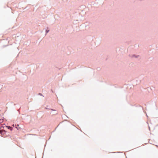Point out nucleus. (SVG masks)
Masks as SVG:
<instances>
[{"label": "nucleus", "mask_w": 158, "mask_h": 158, "mask_svg": "<svg viewBox=\"0 0 158 158\" xmlns=\"http://www.w3.org/2000/svg\"><path fill=\"white\" fill-rule=\"evenodd\" d=\"M48 31H49V30H48V31L46 30V32H47V33L48 32Z\"/></svg>", "instance_id": "obj_3"}, {"label": "nucleus", "mask_w": 158, "mask_h": 158, "mask_svg": "<svg viewBox=\"0 0 158 158\" xmlns=\"http://www.w3.org/2000/svg\"><path fill=\"white\" fill-rule=\"evenodd\" d=\"M6 127L9 129H10L11 131H12V128L10 126H6Z\"/></svg>", "instance_id": "obj_1"}, {"label": "nucleus", "mask_w": 158, "mask_h": 158, "mask_svg": "<svg viewBox=\"0 0 158 158\" xmlns=\"http://www.w3.org/2000/svg\"><path fill=\"white\" fill-rule=\"evenodd\" d=\"M2 131H1V130H0V133H1V134H2Z\"/></svg>", "instance_id": "obj_2"}]
</instances>
